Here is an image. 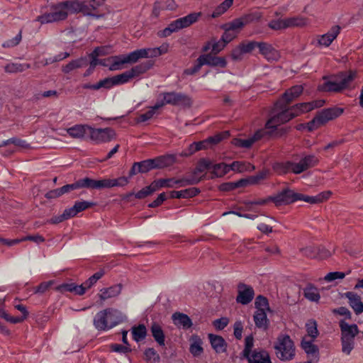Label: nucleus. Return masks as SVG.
<instances>
[{"label": "nucleus", "mask_w": 363, "mask_h": 363, "mask_svg": "<svg viewBox=\"0 0 363 363\" xmlns=\"http://www.w3.org/2000/svg\"><path fill=\"white\" fill-rule=\"evenodd\" d=\"M303 88L301 85H296L287 89L274 105L273 116L267 121V126L269 128L275 127L274 123L281 121L285 123L302 113H306L323 106L325 101L318 100L312 102L298 104L291 108L289 104L303 92Z\"/></svg>", "instance_id": "obj_1"}, {"label": "nucleus", "mask_w": 363, "mask_h": 363, "mask_svg": "<svg viewBox=\"0 0 363 363\" xmlns=\"http://www.w3.org/2000/svg\"><path fill=\"white\" fill-rule=\"evenodd\" d=\"M95 6L91 2H80L79 1H66L52 5L50 9L38 16L36 21L41 24L51 23L65 20L69 12H82L84 15L91 16L96 19L104 16L96 11Z\"/></svg>", "instance_id": "obj_2"}, {"label": "nucleus", "mask_w": 363, "mask_h": 363, "mask_svg": "<svg viewBox=\"0 0 363 363\" xmlns=\"http://www.w3.org/2000/svg\"><path fill=\"white\" fill-rule=\"evenodd\" d=\"M320 162V158L314 154L303 155L298 162L290 160L277 162L273 164V169L279 174H286L292 172L300 174L308 169L317 166Z\"/></svg>", "instance_id": "obj_3"}, {"label": "nucleus", "mask_w": 363, "mask_h": 363, "mask_svg": "<svg viewBox=\"0 0 363 363\" xmlns=\"http://www.w3.org/2000/svg\"><path fill=\"white\" fill-rule=\"evenodd\" d=\"M281 124V121H276L274 123V125L275 127L269 128L267 126V122L264 129L257 130L252 137L247 139L235 138L233 140V144L238 147L248 149L251 147L256 141L259 140L266 136L284 135L286 133L287 130L285 128H280L279 126Z\"/></svg>", "instance_id": "obj_4"}, {"label": "nucleus", "mask_w": 363, "mask_h": 363, "mask_svg": "<svg viewBox=\"0 0 363 363\" xmlns=\"http://www.w3.org/2000/svg\"><path fill=\"white\" fill-rule=\"evenodd\" d=\"M354 77L355 73L352 71L341 72L330 80L324 77L325 81L319 86V89L322 91L340 92L348 88Z\"/></svg>", "instance_id": "obj_5"}, {"label": "nucleus", "mask_w": 363, "mask_h": 363, "mask_svg": "<svg viewBox=\"0 0 363 363\" xmlns=\"http://www.w3.org/2000/svg\"><path fill=\"white\" fill-rule=\"evenodd\" d=\"M200 12L191 13L184 17L179 18L172 21L166 28L157 32L159 38H167L172 33L186 28L197 22L201 16Z\"/></svg>", "instance_id": "obj_6"}, {"label": "nucleus", "mask_w": 363, "mask_h": 363, "mask_svg": "<svg viewBox=\"0 0 363 363\" xmlns=\"http://www.w3.org/2000/svg\"><path fill=\"white\" fill-rule=\"evenodd\" d=\"M277 357L283 362L292 360L296 355V347L289 335L281 334L274 344Z\"/></svg>", "instance_id": "obj_7"}, {"label": "nucleus", "mask_w": 363, "mask_h": 363, "mask_svg": "<svg viewBox=\"0 0 363 363\" xmlns=\"http://www.w3.org/2000/svg\"><path fill=\"white\" fill-rule=\"evenodd\" d=\"M167 104L175 106L190 107L192 104V101L187 94L182 92L167 91L161 93L155 104V108H161Z\"/></svg>", "instance_id": "obj_8"}, {"label": "nucleus", "mask_w": 363, "mask_h": 363, "mask_svg": "<svg viewBox=\"0 0 363 363\" xmlns=\"http://www.w3.org/2000/svg\"><path fill=\"white\" fill-rule=\"evenodd\" d=\"M342 113L343 109L338 107L323 109L316 114L313 120L307 123V129L308 131H313V130L325 125L329 121L333 120L340 116Z\"/></svg>", "instance_id": "obj_9"}, {"label": "nucleus", "mask_w": 363, "mask_h": 363, "mask_svg": "<svg viewBox=\"0 0 363 363\" xmlns=\"http://www.w3.org/2000/svg\"><path fill=\"white\" fill-rule=\"evenodd\" d=\"M201 178H166L154 180L157 191L162 188H180L188 185H194L201 182Z\"/></svg>", "instance_id": "obj_10"}, {"label": "nucleus", "mask_w": 363, "mask_h": 363, "mask_svg": "<svg viewBox=\"0 0 363 363\" xmlns=\"http://www.w3.org/2000/svg\"><path fill=\"white\" fill-rule=\"evenodd\" d=\"M88 137L96 145L107 143L116 137V131L111 128H93L90 125Z\"/></svg>", "instance_id": "obj_11"}, {"label": "nucleus", "mask_w": 363, "mask_h": 363, "mask_svg": "<svg viewBox=\"0 0 363 363\" xmlns=\"http://www.w3.org/2000/svg\"><path fill=\"white\" fill-rule=\"evenodd\" d=\"M299 193L294 192L289 188H284L277 194L273 196V202L277 206L289 205L298 201Z\"/></svg>", "instance_id": "obj_12"}, {"label": "nucleus", "mask_w": 363, "mask_h": 363, "mask_svg": "<svg viewBox=\"0 0 363 363\" xmlns=\"http://www.w3.org/2000/svg\"><path fill=\"white\" fill-rule=\"evenodd\" d=\"M129 182L128 178L121 177L118 179H104L101 180H95L92 179L93 189H108L114 186H124Z\"/></svg>", "instance_id": "obj_13"}, {"label": "nucleus", "mask_w": 363, "mask_h": 363, "mask_svg": "<svg viewBox=\"0 0 363 363\" xmlns=\"http://www.w3.org/2000/svg\"><path fill=\"white\" fill-rule=\"evenodd\" d=\"M110 60L109 69L111 71L121 69L124 64H134L136 62L133 51L128 55L111 56Z\"/></svg>", "instance_id": "obj_14"}, {"label": "nucleus", "mask_w": 363, "mask_h": 363, "mask_svg": "<svg viewBox=\"0 0 363 363\" xmlns=\"http://www.w3.org/2000/svg\"><path fill=\"white\" fill-rule=\"evenodd\" d=\"M255 291L251 286L244 283H240L238 285V296L236 301L242 305H247L254 298Z\"/></svg>", "instance_id": "obj_15"}, {"label": "nucleus", "mask_w": 363, "mask_h": 363, "mask_svg": "<svg viewBox=\"0 0 363 363\" xmlns=\"http://www.w3.org/2000/svg\"><path fill=\"white\" fill-rule=\"evenodd\" d=\"M228 135L229 133L228 131H225L223 133L216 134L213 136L208 137L207 139L202 141L194 142L193 143V147H194V150L197 151L205 150L209 147H211L212 145H215L219 143Z\"/></svg>", "instance_id": "obj_16"}, {"label": "nucleus", "mask_w": 363, "mask_h": 363, "mask_svg": "<svg viewBox=\"0 0 363 363\" xmlns=\"http://www.w3.org/2000/svg\"><path fill=\"white\" fill-rule=\"evenodd\" d=\"M156 169L154 159H148L141 162H134L129 171V177H131L138 173H147Z\"/></svg>", "instance_id": "obj_17"}, {"label": "nucleus", "mask_w": 363, "mask_h": 363, "mask_svg": "<svg viewBox=\"0 0 363 363\" xmlns=\"http://www.w3.org/2000/svg\"><path fill=\"white\" fill-rule=\"evenodd\" d=\"M340 30L341 28L339 26H333L327 33L318 36L316 45L328 47L337 37Z\"/></svg>", "instance_id": "obj_18"}, {"label": "nucleus", "mask_w": 363, "mask_h": 363, "mask_svg": "<svg viewBox=\"0 0 363 363\" xmlns=\"http://www.w3.org/2000/svg\"><path fill=\"white\" fill-rule=\"evenodd\" d=\"M82 188L93 189L92 179L89 177L79 179L72 184L64 185L61 187V191H62V194H65L73 190Z\"/></svg>", "instance_id": "obj_19"}, {"label": "nucleus", "mask_w": 363, "mask_h": 363, "mask_svg": "<svg viewBox=\"0 0 363 363\" xmlns=\"http://www.w3.org/2000/svg\"><path fill=\"white\" fill-rule=\"evenodd\" d=\"M259 52L268 61H276L279 58V52L269 43L259 42Z\"/></svg>", "instance_id": "obj_20"}, {"label": "nucleus", "mask_w": 363, "mask_h": 363, "mask_svg": "<svg viewBox=\"0 0 363 363\" xmlns=\"http://www.w3.org/2000/svg\"><path fill=\"white\" fill-rule=\"evenodd\" d=\"M339 326L341 330L342 338L354 339L359 333L358 326L356 324L350 325L344 320H340Z\"/></svg>", "instance_id": "obj_21"}, {"label": "nucleus", "mask_w": 363, "mask_h": 363, "mask_svg": "<svg viewBox=\"0 0 363 363\" xmlns=\"http://www.w3.org/2000/svg\"><path fill=\"white\" fill-rule=\"evenodd\" d=\"M208 337L212 348L216 353L220 354L227 351L228 344L222 336L209 333Z\"/></svg>", "instance_id": "obj_22"}, {"label": "nucleus", "mask_w": 363, "mask_h": 363, "mask_svg": "<svg viewBox=\"0 0 363 363\" xmlns=\"http://www.w3.org/2000/svg\"><path fill=\"white\" fill-rule=\"evenodd\" d=\"M345 296L348 299L349 305L357 315L363 313V302L360 296L352 291L346 292Z\"/></svg>", "instance_id": "obj_23"}, {"label": "nucleus", "mask_w": 363, "mask_h": 363, "mask_svg": "<svg viewBox=\"0 0 363 363\" xmlns=\"http://www.w3.org/2000/svg\"><path fill=\"white\" fill-rule=\"evenodd\" d=\"M245 359L249 363H272L268 352L262 349L254 350L252 354Z\"/></svg>", "instance_id": "obj_24"}, {"label": "nucleus", "mask_w": 363, "mask_h": 363, "mask_svg": "<svg viewBox=\"0 0 363 363\" xmlns=\"http://www.w3.org/2000/svg\"><path fill=\"white\" fill-rule=\"evenodd\" d=\"M90 125L77 124L67 129V134L73 138H82L89 135Z\"/></svg>", "instance_id": "obj_25"}, {"label": "nucleus", "mask_w": 363, "mask_h": 363, "mask_svg": "<svg viewBox=\"0 0 363 363\" xmlns=\"http://www.w3.org/2000/svg\"><path fill=\"white\" fill-rule=\"evenodd\" d=\"M205 65L214 67L225 68L227 61L223 57L213 56L211 54L201 55Z\"/></svg>", "instance_id": "obj_26"}, {"label": "nucleus", "mask_w": 363, "mask_h": 363, "mask_svg": "<svg viewBox=\"0 0 363 363\" xmlns=\"http://www.w3.org/2000/svg\"><path fill=\"white\" fill-rule=\"evenodd\" d=\"M172 320L175 325L188 330L193 325L191 319L183 313L176 312L172 315Z\"/></svg>", "instance_id": "obj_27"}, {"label": "nucleus", "mask_w": 363, "mask_h": 363, "mask_svg": "<svg viewBox=\"0 0 363 363\" xmlns=\"http://www.w3.org/2000/svg\"><path fill=\"white\" fill-rule=\"evenodd\" d=\"M108 330L113 328L121 322H123V315L121 313L111 308H106Z\"/></svg>", "instance_id": "obj_28"}, {"label": "nucleus", "mask_w": 363, "mask_h": 363, "mask_svg": "<svg viewBox=\"0 0 363 363\" xmlns=\"http://www.w3.org/2000/svg\"><path fill=\"white\" fill-rule=\"evenodd\" d=\"M313 341L306 340L303 338L301 342L302 349L305 351L309 358L318 359L319 350L318 347L313 343Z\"/></svg>", "instance_id": "obj_29"}, {"label": "nucleus", "mask_w": 363, "mask_h": 363, "mask_svg": "<svg viewBox=\"0 0 363 363\" xmlns=\"http://www.w3.org/2000/svg\"><path fill=\"white\" fill-rule=\"evenodd\" d=\"M189 341V352L194 357H199L203 352L202 339L197 335H192Z\"/></svg>", "instance_id": "obj_30"}, {"label": "nucleus", "mask_w": 363, "mask_h": 363, "mask_svg": "<svg viewBox=\"0 0 363 363\" xmlns=\"http://www.w3.org/2000/svg\"><path fill=\"white\" fill-rule=\"evenodd\" d=\"M122 289L121 284L113 285L108 288H103L100 290L99 296L101 300L105 301L106 299L113 298L120 294Z\"/></svg>", "instance_id": "obj_31"}, {"label": "nucleus", "mask_w": 363, "mask_h": 363, "mask_svg": "<svg viewBox=\"0 0 363 363\" xmlns=\"http://www.w3.org/2000/svg\"><path fill=\"white\" fill-rule=\"evenodd\" d=\"M88 65V60L86 57H81L77 59L73 60L66 65L63 66L62 71L65 74H69L72 71L84 67Z\"/></svg>", "instance_id": "obj_32"}, {"label": "nucleus", "mask_w": 363, "mask_h": 363, "mask_svg": "<svg viewBox=\"0 0 363 363\" xmlns=\"http://www.w3.org/2000/svg\"><path fill=\"white\" fill-rule=\"evenodd\" d=\"M95 206V203L88 201H76L74 206L67 208L71 218L74 217L77 213L82 212Z\"/></svg>", "instance_id": "obj_33"}, {"label": "nucleus", "mask_w": 363, "mask_h": 363, "mask_svg": "<svg viewBox=\"0 0 363 363\" xmlns=\"http://www.w3.org/2000/svg\"><path fill=\"white\" fill-rule=\"evenodd\" d=\"M253 319L257 328L264 330L268 328L269 321L267 312L262 310L256 311L253 315Z\"/></svg>", "instance_id": "obj_34"}, {"label": "nucleus", "mask_w": 363, "mask_h": 363, "mask_svg": "<svg viewBox=\"0 0 363 363\" xmlns=\"http://www.w3.org/2000/svg\"><path fill=\"white\" fill-rule=\"evenodd\" d=\"M150 331L154 340L160 346L165 345V335L162 327L157 323L154 322L151 327Z\"/></svg>", "instance_id": "obj_35"}, {"label": "nucleus", "mask_w": 363, "mask_h": 363, "mask_svg": "<svg viewBox=\"0 0 363 363\" xmlns=\"http://www.w3.org/2000/svg\"><path fill=\"white\" fill-rule=\"evenodd\" d=\"M94 325L99 330H107V315L106 310L104 309L98 312L94 318Z\"/></svg>", "instance_id": "obj_36"}, {"label": "nucleus", "mask_w": 363, "mask_h": 363, "mask_svg": "<svg viewBox=\"0 0 363 363\" xmlns=\"http://www.w3.org/2000/svg\"><path fill=\"white\" fill-rule=\"evenodd\" d=\"M212 162L208 159L206 158H201L200 159L196 165V167L193 172L192 176L190 178L193 177H197V174L203 173L207 170H210L211 169ZM203 177H200L201 179H203ZM202 179H201V181Z\"/></svg>", "instance_id": "obj_37"}, {"label": "nucleus", "mask_w": 363, "mask_h": 363, "mask_svg": "<svg viewBox=\"0 0 363 363\" xmlns=\"http://www.w3.org/2000/svg\"><path fill=\"white\" fill-rule=\"evenodd\" d=\"M136 62L141 58H154L159 57L156 48H142L133 51Z\"/></svg>", "instance_id": "obj_38"}, {"label": "nucleus", "mask_w": 363, "mask_h": 363, "mask_svg": "<svg viewBox=\"0 0 363 363\" xmlns=\"http://www.w3.org/2000/svg\"><path fill=\"white\" fill-rule=\"evenodd\" d=\"M230 171V168H229V164H226L224 162H220L217 164H213L212 162L211 173L212 174V178L213 177H221L225 175Z\"/></svg>", "instance_id": "obj_39"}, {"label": "nucleus", "mask_w": 363, "mask_h": 363, "mask_svg": "<svg viewBox=\"0 0 363 363\" xmlns=\"http://www.w3.org/2000/svg\"><path fill=\"white\" fill-rule=\"evenodd\" d=\"M156 169H162L172 165L175 161V157L172 155H166L153 158Z\"/></svg>", "instance_id": "obj_40"}, {"label": "nucleus", "mask_w": 363, "mask_h": 363, "mask_svg": "<svg viewBox=\"0 0 363 363\" xmlns=\"http://www.w3.org/2000/svg\"><path fill=\"white\" fill-rule=\"evenodd\" d=\"M303 295L306 298L313 302H318L320 298L318 289L312 284H307L303 289Z\"/></svg>", "instance_id": "obj_41"}, {"label": "nucleus", "mask_w": 363, "mask_h": 363, "mask_svg": "<svg viewBox=\"0 0 363 363\" xmlns=\"http://www.w3.org/2000/svg\"><path fill=\"white\" fill-rule=\"evenodd\" d=\"M58 290L62 292H72L74 294L82 296L84 294V289L80 285L75 283H64L58 286Z\"/></svg>", "instance_id": "obj_42"}, {"label": "nucleus", "mask_w": 363, "mask_h": 363, "mask_svg": "<svg viewBox=\"0 0 363 363\" xmlns=\"http://www.w3.org/2000/svg\"><path fill=\"white\" fill-rule=\"evenodd\" d=\"M229 168L232 171L238 172H251L255 169V167L250 162L242 161H235L229 164Z\"/></svg>", "instance_id": "obj_43"}, {"label": "nucleus", "mask_w": 363, "mask_h": 363, "mask_svg": "<svg viewBox=\"0 0 363 363\" xmlns=\"http://www.w3.org/2000/svg\"><path fill=\"white\" fill-rule=\"evenodd\" d=\"M132 337L136 342H140L145 339L147 336V329L145 325L140 324L133 326L131 329Z\"/></svg>", "instance_id": "obj_44"}, {"label": "nucleus", "mask_w": 363, "mask_h": 363, "mask_svg": "<svg viewBox=\"0 0 363 363\" xmlns=\"http://www.w3.org/2000/svg\"><path fill=\"white\" fill-rule=\"evenodd\" d=\"M152 67V63L150 62H145L138 65L133 67L130 69L128 70L130 75H132V79L140 76L145 73L147 70H149Z\"/></svg>", "instance_id": "obj_45"}, {"label": "nucleus", "mask_w": 363, "mask_h": 363, "mask_svg": "<svg viewBox=\"0 0 363 363\" xmlns=\"http://www.w3.org/2000/svg\"><path fill=\"white\" fill-rule=\"evenodd\" d=\"M155 191H157V189L155 186L154 182H152L149 186H145L144 188L138 191L137 193H130L129 196L134 195L137 199H143L152 195Z\"/></svg>", "instance_id": "obj_46"}, {"label": "nucleus", "mask_w": 363, "mask_h": 363, "mask_svg": "<svg viewBox=\"0 0 363 363\" xmlns=\"http://www.w3.org/2000/svg\"><path fill=\"white\" fill-rule=\"evenodd\" d=\"M255 306L257 311H264L265 312H272L269 306V301L267 297L263 295H258L255 301Z\"/></svg>", "instance_id": "obj_47"}, {"label": "nucleus", "mask_w": 363, "mask_h": 363, "mask_svg": "<svg viewBox=\"0 0 363 363\" xmlns=\"http://www.w3.org/2000/svg\"><path fill=\"white\" fill-rule=\"evenodd\" d=\"M104 274L103 270H99L94 273L92 276H91L87 280H86L84 283H82L80 286H82L84 289V294L86 291L90 289L92 286H94L96 281L100 279Z\"/></svg>", "instance_id": "obj_48"}, {"label": "nucleus", "mask_w": 363, "mask_h": 363, "mask_svg": "<svg viewBox=\"0 0 363 363\" xmlns=\"http://www.w3.org/2000/svg\"><path fill=\"white\" fill-rule=\"evenodd\" d=\"M30 67V65L26 63H10L5 66L4 69L7 73H16L23 72Z\"/></svg>", "instance_id": "obj_49"}, {"label": "nucleus", "mask_w": 363, "mask_h": 363, "mask_svg": "<svg viewBox=\"0 0 363 363\" xmlns=\"http://www.w3.org/2000/svg\"><path fill=\"white\" fill-rule=\"evenodd\" d=\"M233 4V1L230 0H225L219 6H218L211 14V17L213 18H218L224 13Z\"/></svg>", "instance_id": "obj_50"}, {"label": "nucleus", "mask_w": 363, "mask_h": 363, "mask_svg": "<svg viewBox=\"0 0 363 363\" xmlns=\"http://www.w3.org/2000/svg\"><path fill=\"white\" fill-rule=\"evenodd\" d=\"M144 357L146 362L150 363H157L160 361V356L152 347L147 348L144 352Z\"/></svg>", "instance_id": "obj_51"}, {"label": "nucleus", "mask_w": 363, "mask_h": 363, "mask_svg": "<svg viewBox=\"0 0 363 363\" xmlns=\"http://www.w3.org/2000/svg\"><path fill=\"white\" fill-rule=\"evenodd\" d=\"M306 328L308 335L311 337L312 341H314L319 334L316 322L313 320H309L306 324Z\"/></svg>", "instance_id": "obj_52"}, {"label": "nucleus", "mask_w": 363, "mask_h": 363, "mask_svg": "<svg viewBox=\"0 0 363 363\" xmlns=\"http://www.w3.org/2000/svg\"><path fill=\"white\" fill-rule=\"evenodd\" d=\"M132 79L128 70L113 77L114 86L124 84Z\"/></svg>", "instance_id": "obj_53"}, {"label": "nucleus", "mask_w": 363, "mask_h": 363, "mask_svg": "<svg viewBox=\"0 0 363 363\" xmlns=\"http://www.w3.org/2000/svg\"><path fill=\"white\" fill-rule=\"evenodd\" d=\"M286 27L303 26L306 25V19L301 17L294 16L285 18Z\"/></svg>", "instance_id": "obj_54"}, {"label": "nucleus", "mask_w": 363, "mask_h": 363, "mask_svg": "<svg viewBox=\"0 0 363 363\" xmlns=\"http://www.w3.org/2000/svg\"><path fill=\"white\" fill-rule=\"evenodd\" d=\"M15 308L22 313L21 316H13V324L20 323L23 322L28 316V311L26 307L22 304H17L15 306Z\"/></svg>", "instance_id": "obj_55"}, {"label": "nucleus", "mask_w": 363, "mask_h": 363, "mask_svg": "<svg viewBox=\"0 0 363 363\" xmlns=\"http://www.w3.org/2000/svg\"><path fill=\"white\" fill-rule=\"evenodd\" d=\"M224 32L220 38V39L227 45L230 42H231L234 38H235L238 35V32L233 31L229 28H228L225 25L223 26Z\"/></svg>", "instance_id": "obj_56"}, {"label": "nucleus", "mask_w": 363, "mask_h": 363, "mask_svg": "<svg viewBox=\"0 0 363 363\" xmlns=\"http://www.w3.org/2000/svg\"><path fill=\"white\" fill-rule=\"evenodd\" d=\"M225 25L232 30L238 32V33H239V30L245 26L242 16L233 20Z\"/></svg>", "instance_id": "obj_57"}, {"label": "nucleus", "mask_w": 363, "mask_h": 363, "mask_svg": "<svg viewBox=\"0 0 363 363\" xmlns=\"http://www.w3.org/2000/svg\"><path fill=\"white\" fill-rule=\"evenodd\" d=\"M259 43V42H257V41H254V40L244 41V42H242L239 45H240V48L242 53L246 54V53L251 52L256 48H258Z\"/></svg>", "instance_id": "obj_58"}, {"label": "nucleus", "mask_w": 363, "mask_h": 363, "mask_svg": "<svg viewBox=\"0 0 363 363\" xmlns=\"http://www.w3.org/2000/svg\"><path fill=\"white\" fill-rule=\"evenodd\" d=\"M254 346V338L252 335H248L245 339V348L242 350V355L245 358L252 354V349Z\"/></svg>", "instance_id": "obj_59"}, {"label": "nucleus", "mask_w": 363, "mask_h": 363, "mask_svg": "<svg viewBox=\"0 0 363 363\" xmlns=\"http://www.w3.org/2000/svg\"><path fill=\"white\" fill-rule=\"evenodd\" d=\"M203 65H205L201 55L196 60V62L193 67L187 68L184 70V74L187 75H194L201 69Z\"/></svg>", "instance_id": "obj_60"}, {"label": "nucleus", "mask_w": 363, "mask_h": 363, "mask_svg": "<svg viewBox=\"0 0 363 363\" xmlns=\"http://www.w3.org/2000/svg\"><path fill=\"white\" fill-rule=\"evenodd\" d=\"M354 339H348V338H342L341 337V345H342V351L346 354H350L354 347Z\"/></svg>", "instance_id": "obj_61"}, {"label": "nucleus", "mask_w": 363, "mask_h": 363, "mask_svg": "<svg viewBox=\"0 0 363 363\" xmlns=\"http://www.w3.org/2000/svg\"><path fill=\"white\" fill-rule=\"evenodd\" d=\"M245 25L253 23L258 22L262 17V15L260 12L255 11L247 14H245L242 16Z\"/></svg>", "instance_id": "obj_62"}, {"label": "nucleus", "mask_w": 363, "mask_h": 363, "mask_svg": "<svg viewBox=\"0 0 363 363\" xmlns=\"http://www.w3.org/2000/svg\"><path fill=\"white\" fill-rule=\"evenodd\" d=\"M159 108H155V105L151 106L150 108L144 113L140 114L137 119L138 123H144L146 122L154 116Z\"/></svg>", "instance_id": "obj_63"}, {"label": "nucleus", "mask_w": 363, "mask_h": 363, "mask_svg": "<svg viewBox=\"0 0 363 363\" xmlns=\"http://www.w3.org/2000/svg\"><path fill=\"white\" fill-rule=\"evenodd\" d=\"M267 171L262 170L259 172L255 175H252L247 177L250 184H257L261 181L264 180L267 177Z\"/></svg>", "instance_id": "obj_64"}]
</instances>
